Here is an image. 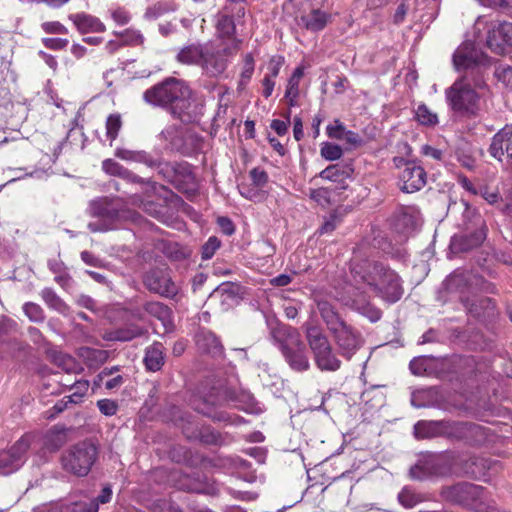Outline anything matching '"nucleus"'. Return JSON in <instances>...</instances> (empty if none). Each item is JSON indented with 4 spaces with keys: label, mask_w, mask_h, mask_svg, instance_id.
Wrapping results in <instances>:
<instances>
[{
    "label": "nucleus",
    "mask_w": 512,
    "mask_h": 512,
    "mask_svg": "<svg viewBox=\"0 0 512 512\" xmlns=\"http://www.w3.org/2000/svg\"><path fill=\"white\" fill-rule=\"evenodd\" d=\"M356 285L367 286L388 304L398 302L403 294V281L399 274L380 262L364 261L351 270Z\"/></svg>",
    "instance_id": "1"
},
{
    "label": "nucleus",
    "mask_w": 512,
    "mask_h": 512,
    "mask_svg": "<svg viewBox=\"0 0 512 512\" xmlns=\"http://www.w3.org/2000/svg\"><path fill=\"white\" fill-rule=\"evenodd\" d=\"M486 86L482 77H470L464 74L445 90V98L449 108L464 117H475L480 110V95L476 89Z\"/></svg>",
    "instance_id": "2"
},
{
    "label": "nucleus",
    "mask_w": 512,
    "mask_h": 512,
    "mask_svg": "<svg viewBox=\"0 0 512 512\" xmlns=\"http://www.w3.org/2000/svg\"><path fill=\"white\" fill-rule=\"evenodd\" d=\"M270 336L292 370L303 372L309 369L310 363L305 345L296 328L285 324H276L271 327Z\"/></svg>",
    "instance_id": "3"
},
{
    "label": "nucleus",
    "mask_w": 512,
    "mask_h": 512,
    "mask_svg": "<svg viewBox=\"0 0 512 512\" xmlns=\"http://www.w3.org/2000/svg\"><path fill=\"white\" fill-rule=\"evenodd\" d=\"M126 213L108 197L92 200L88 206V214L93 220L88 223V229L93 233L118 229L125 220Z\"/></svg>",
    "instance_id": "4"
},
{
    "label": "nucleus",
    "mask_w": 512,
    "mask_h": 512,
    "mask_svg": "<svg viewBox=\"0 0 512 512\" xmlns=\"http://www.w3.org/2000/svg\"><path fill=\"white\" fill-rule=\"evenodd\" d=\"M98 447L89 440L78 442L66 449L61 456V465L67 473L85 477L98 459Z\"/></svg>",
    "instance_id": "5"
},
{
    "label": "nucleus",
    "mask_w": 512,
    "mask_h": 512,
    "mask_svg": "<svg viewBox=\"0 0 512 512\" xmlns=\"http://www.w3.org/2000/svg\"><path fill=\"white\" fill-rule=\"evenodd\" d=\"M240 42L238 39L231 43L207 42L200 65L203 74L211 78L220 77L226 71L230 58L239 50Z\"/></svg>",
    "instance_id": "6"
},
{
    "label": "nucleus",
    "mask_w": 512,
    "mask_h": 512,
    "mask_svg": "<svg viewBox=\"0 0 512 512\" xmlns=\"http://www.w3.org/2000/svg\"><path fill=\"white\" fill-rule=\"evenodd\" d=\"M188 93V87L180 80L167 78L143 93V100L152 106L167 108L169 111L178 99Z\"/></svg>",
    "instance_id": "7"
},
{
    "label": "nucleus",
    "mask_w": 512,
    "mask_h": 512,
    "mask_svg": "<svg viewBox=\"0 0 512 512\" xmlns=\"http://www.w3.org/2000/svg\"><path fill=\"white\" fill-rule=\"evenodd\" d=\"M451 460L443 453L422 454L417 462L409 469V476L413 480H426L432 477H442L451 471Z\"/></svg>",
    "instance_id": "8"
},
{
    "label": "nucleus",
    "mask_w": 512,
    "mask_h": 512,
    "mask_svg": "<svg viewBox=\"0 0 512 512\" xmlns=\"http://www.w3.org/2000/svg\"><path fill=\"white\" fill-rule=\"evenodd\" d=\"M488 62V57L475 47L471 41L461 44L453 54V64L457 71H465L470 77H481V67Z\"/></svg>",
    "instance_id": "9"
},
{
    "label": "nucleus",
    "mask_w": 512,
    "mask_h": 512,
    "mask_svg": "<svg viewBox=\"0 0 512 512\" xmlns=\"http://www.w3.org/2000/svg\"><path fill=\"white\" fill-rule=\"evenodd\" d=\"M144 286L152 293L165 298H174L178 292V285L172 280L166 269L154 268L143 276Z\"/></svg>",
    "instance_id": "10"
},
{
    "label": "nucleus",
    "mask_w": 512,
    "mask_h": 512,
    "mask_svg": "<svg viewBox=\"0 0 512 512\" xmlns=\"http://www.w3.org/2000/svg\"><path fill=\"white\" fill-rule=\"evenodd\" d=\"M331 334L339 349L340 355L346 360H351L364 344L361 333L347 323Z\"/></svg>",
    "instance_id": "11"
},
{
    "label": "nucleus",
    "mask_w": 512,
    "mask_h": 512,
    "mask_svg": "<svg viewBox=\"0 0 512 512\" xmlns=\"http://www.w3.org/2000/svg\"><path fill=\"white\" fill-rule=\"evenodd\" d=\"M30 436L21 437L9 450L0 453V474L9 475L17 471L25 462L30 447Z\"/></svg>",
    "instance_id": "12"
},
{
    "label": "nucleus",
    "mask_w": 512,
    "mask_h": 512,
    "mask_svg": "<svg viewBox=\"0 0 512 512\" xmlns=\"http://www.w3.org/2000/svg\"><path fill=\"white\" fill-rule=\"evenodd\" d=\"M481 494L482 487L468 482H460L444 487L441 492L445 500L467 507H472L481 497Z\"/></svg>",
    "instance_id": "13"
},
{
    "label": "nucleus",
    "mask_w": 512,
    "mask_h": 512,
    "mask_svg": "<svg viewBox=\"0 0 512 512\" xmlns=\"http://www.w3.org/2000/svg\"><path fill=\"white\" fill-rule=\"evenodd\" d=\"M486 44L492 52L504 54L508 47H512V23L492 22L488 29Z\"/></svg>",
    "instance_id": "14"
},
{
    "label": "nucleus",
    "mask_w": 512,
    "mask_h": 512,
    "mask_svg": "<svg viewBox=\"0 0 512 512\" xmlns=\"http://www.w3.org/2000/svg\"><path fill=\"white\" fill-rule=\"evenodd\" d=\"M349 299L345 302L346 305L351 306L353 309L367 317L371 322H377L382 317V311L372 305L367 298L365 292L362 290L361 285H353L349 288Z\"/></svg>",
    "instance_id": "15"
},
{
    "label": "nucleus",
    "mask_w": 512,
    "mask_h": 512,
    "mask_svg": "<svg viewBox=\"0 0 512 512\" xmlns=\"http://www.w3.org/2000/svg\"><path fill=\"white\" fill-rule=\"evenodd\" d=\"M170 113L185 124L199 122L203 115V105L190 98V90L173 105Z\"/></svg>",
    "instance_id": "16"
},
{
    "label": "nucleus",
    "mask_w": 512,
    "mask_h": 512,
    "mask_svg": "<svg viewBox=\"0 0 512 512\" xmlns=\"http://www.w3.org/2000/svg\"><path fill=\"white\" fill-rule=\"evenodd\" d=\"M427 174L423 167L415 162H406L400 174L401 190L405 193H414L421 190L426 184Z\"/></svg>",
    "instance_id": "17"
},
{
    "label": "nucleus",
    "mask_w": 512,
    "mask_h": 512,
    "mask_svg": "<svg viewBox=\"0 0 512 512\" xmlns=\"http://www.w3.org/2000/svg\"><path fill=\"white\" fill-rule=\"evenodd\" d=\"M482 430L480 425L471 422L444 420V437L455 440H471Z\"/></svg>",
    "instance_id": "18"
},
{
    "label": "nucleus",
    "mask_w": 512,
    "mask_h": 512,
    "mask_svg": "<svg viewBox=\"0 0 512 512\" xmlns=\"http://www.w3.org/2000/svg\"><path fill=\"white\" fill-rule=\"evenodd\" d=\"M68 19L82 35L106 31L105 24L98 17L85 12L70 14Z\"/></svg>",
    "instance_id": "19"
},
{
    "label": "nucleus",
    "mask_w": 512,
    "mask_h": 512,
    "mask_svg": "<svg viewBox=\"0 0 512 512\" xmlns=\"http://www.w3.org/2000/svg\"><path fill=\"white\" fill-rule=\"evenodd\" d=\"M486 238V228L484 221L480 220L479 228L470 235L465 234L459 237H453L451 248L455 251H467L479 246Z\"/></svg>",
    "instance_id": "20"
},
{
    "label": "nucleus",
    "mask_w": 512,
    "mask_h": 512,
    "mask_svg": "<svg viewBox=\"0 0 512 512\" xmlns=\"http://www.w3.org/2000/svg\"><path fill=\"white\" fill-rule=\"evenodd\" d=\"M418 210L415 207H404L397 213L394 221L395 230L403 235L414 231L418 225Z\"/></svg>",
    "instance_id": "21"
},
{
    "label": "nucleus",
    "mask_w": 512,
    "mask_h": 512,
    "mask_svg": "<svg viewBox=\"0 0 512 512\" xmlns=\"http://www.w3.org/2000/svg\"><path fill=\"white\" fill-rule=\"evenodd\" d=\"M305 334L309 348L313 353V357L320 354L321 352H323L324 350L331 346L328 337L323 332V330L318 326L306 324Z\"/></svg>",
    "instance_id": "22"
},
{
    "label": "nucleus",
    "mask_w": 512,
    "mask_h": 512,
    "mask_svg": "<svg viewBox=\"0 0 512 512\" xmlns=\"http://www.w3.org/2000/svg\"><path fill=\"white\" fill-rule=\"evenodd\" d=\"M414 436L417 439L444 437V420H420L414 425Z\"/></svg>",
    "instance_id": "23"
},
{
    "label": "nucleus",
    "mask_w": 512,
    "mask_h": 512,
    "mask_svg": "<svg viewBox=\"0 0 512 512\" xmlns=\"http://www.w3.org/2000/svg\"><path fill=\"white\" fill-rule=\"evenodd\" d=\"M206 43H191L183 46L176 55V60L185 65H201Z\"/></svg>",
    "instance_id": "24"
},
{
    "label": "nucleus",
    "mask_w": 512,
    "mask_h": 512,
    "mask_svg": "<svg viewBox=\"0 0 512 512\" xmlns=\"http://www.w3.org/2000/svg\"><path fill=\"white\" fill-rule=\"evenodd\" d=\"M115 156L127 162H135L144 164L149 168H153L159 164V159L154 158L151 154L144 150H130L125 148H117Z\"/></svg>",
    "instance_id": "25"
},
{
    "label": "nucleus",
    "mask_w": 512,
    "mask_h": 512,
    "mask_svg": "<svg viewBox=\"0 0 512 512\" xmlns=\"http://www.w3.org/2000/svg\"><path fill=\"white\" fill-rule=\"evenodd\" d=\"M143 311L159 320L166 330L172 326V310L164 303L147 301L143 304Z\"/></svg>",
    "instance_id": "26"
},
{
    "label": "nucleus",
    "mask_w": 512,
    "mask_h": 512,
    "mask_svg": "<svg viewBox=\"0 0 512 512\" xmlns=\"http://www.w3.org/2000/svg\"><path fill=\"white\" fill-rule=\"evenodd\" d=\"M102 169L105 171V173L112 176H118L130 183H148V181L134 174L132 171L128 170L113 159L104 160L102 162Z\"/></svg>",
    "instance_id": "27"
},
{
    "label": "nucleus",
    "mask_w": 512,
    "mask_h": 512,
    "mask_svg": "<svg viewBox=\"0 0 512 512\" xmlns=\"http://www.w3.org/2000/svg\"><path fill=\"white\" fill-rule=\"evenodd\" d=\"M464 306L476 318L491 317L494 315L495 303L488 297L466 300Z\"/></svg>",
    "instance_id": "28"
},
{
    "label": "nucleus",
    "mask_w": 512,
    "mask_h": 512,
    "mask_svg": "<svg viewBox=\"0 0 512 512\" xmlns=\"http://www.w3.org/2000/svg\"><path fill=\"white\" fill-rule=\"evenodd\" d=\"M354 173V169L351 164L348 163H337L329 165L327 168L319 173V176L323 179L342 183L346 179H350Z\"/></svg>",
    "instance_id": "29"
},
{
    "label": "nucleus",
    "mask_w": 512,
    "mask_h": 512,
    "mask_svg": "<svg viewBox=\"0 0 512 512\" xmlns=\"http://www.w3.org/2000/svg\"><path fill=\"white\" fill-rule=\"evenodd\" d=\"M510 138H512V125H505L493 136L489 147L490 155L501 161L506 153L504 146H506Z\"/></svg>",
    "instance_id": "30"
},
{
    "label": "nucleus",
    "mask_w": 512,
    "mask_h": 512,
    "mask_svg": "<svg viewBox=\"0 0 512 512\" xmlns=\"http://www.w3.org/2000/svg\"><path fill=\"white\" fill-rule=\"evenodd\" d=\"M330 19V15L320 9H312L309 14L302 15L299 24L310 31H320L324 29Z\"/></svg>",
    "instance_id": "31"
},
{
    "label": "nucleus",
    "mask_w": 512,
    "mask_h": 512,
    "mask_svg": "<svg viewBox=\"0 0 512 512\" xmlns=\"http://www.w3.org/2000/svg\"><path fill=\"white\" fill-rule=\"evenodd\" d=\"M145 329L136 325L130 324L125 327L117 328L113 331L106 332L104 339L107 341H131L137 337L144 335Z\"/></svg>",
    "instance_id": "32"
},
{
    "label": "nucleus",
    "mask_w": 512,
    "mask_h": 512,
    "mask_svg": "<svg viewBox=\"0 0 512 512\" xmlns=\"http://www.w3.org/2000/svg\"><path fill=\"white\" fill-rule=\"evenodd\" d=\"M318 310L321 318L327 325L330 333L336 331L338 328L346 324V322L339 316L335 308L327 301L318 302Z\"/></svg>",
    "instance_id": "33"
},
{
    "label": "nucleus",
    "mask_w": 512,
    "mask_h": 512,
    "mask_svg": "<svg viewBox=\"0 0 512 512\" xmlns=\"http://www.w3.org/2000/svg\"><path fill=\"white\" fill-rule=\"evenodd\" d=\"M220 405L221 403L212 399V395H210L208 398H204L198 404H196L195 409L199 413L210 417L215 421L227 422L230 420V417L225 412L218 411L216 409Z\"/></svg>",
    "instance_id": "34"
},
{
    "label": "nucleus",
    "mask_w": 512,
    "mask_h": 512,
    "mask_svg": "<svg viewBox=\"0 0 512 512\" xmlns=\"http://www.w3.org/2000/svg\"><path fill=\"white\" fill-rule=\"evenodd\" d=\"M314 361L321 371L335 372L341 368V360L337 357L332 345L316 355Z\"/></svg>",
    "instance_id": "35"
},
{
    "label": "nucleus",
    "mask_w": 512,
    "mask_h": 512,
    "mask_svg": "<svg viewBox=\"0 0 512 512\" xmlns=\"http://www.w3.org/2000/svg\"><path fill=\"white\" fill-rule=\"evenodd\" d=\"M144 363L149 371L156 372L164 365V347L156 342L146 349Z\"/></svg>",
    "instance_id": "36"
},
{
    "label": "nucleus",
    "mask_w": 512,
    "mask_h": 512,
    "mask_svg": "<svg viewBox=\"0 0 512 512\" xmlns=\"http://www.w3.org/2000/svg\"><path fill=\"white\" fill-rule=\"evenodd\" d=\"M67 442V430L54 426L44 436L43 446L49 452H55Z\"/></svg>",
    "instance_id": "37"
},
{
    "label": "nucleus",
    "mask_w": 512,
    "mask_h": 512,
    "mask_svg": "<svg viewBox=\"0 0 512 512\" xmlns=\"http://www.w3.org/2000/svg\"><path fill=\"white\" fill-rule=\"evenodd\" d=\"M196 343L199 349L212 354L219 355L222 352V345L219 339L210 331H201L196 335Z\"/></svg>",
    "instance_id": "38"
},
{
    "label": "nucleus",
    "mask_w": 512,
    "mask_h": 512,
    "mask_svg": "<svg viewBox=\"0 0 512 512\" xmlns=\"http://www.w3.org/2000/svg\"><path fill=\"white\" fill-rule=\"evenodd\" d=\"M228 399L235 404L241 410L249 413H257L256 401L251 393L248 391L241 390L239 392L229 391Z\"/></svg>",
    "instance_id": "39"
},
{
    "label": "nucleus",
    "mask_w": 512,
    "mask_h": 512,
    "mask_svg": "<svg viewBox=\"0 0 512 512\" xmlns=\"http://www.w3.org/2000/svg\"><path fill=\"white\" fill-rule=\"evenodd\" d=\"M41 298L50 309L63 316H67L69 314V306L52 288H44L41 291Z\"/></svg>",
    "instance_id": "40"
},
{
    "label": "nucleus",
    "mask_w": 512,
    "mask_h": 512,
    "mask_svg": "<svg viewBox=\"0 0 512 512\" xmlns=\"http://www.w3.org/2000/svg\"><path fill=\"white\" fill-rule=\"evenodd\" d=\"M230 6L225 5L223 10L219 12L217 19V30L222 36H232L235 32V21L232 17Z\"/></svg>",
    "instance_id": "41"
},
{
    "label": "nucleus",
    "mask_w": 512,
    "mask_h": 512,
    "mask_svg": "<svg viewBox=\"0 0 512 512\" xmlns=\"http://www.w3.org/2000/svg\"><path fill=\"white\" fill-rule=\"evenodd\" d=\"M53 362L66 373H79L82 371L81 366L70 355L62 352H54L52 354Z\"/></svg>",
    "instance_id": "42"
},
{
    "label": "nucleus",
    "mask_w": 512,
    "mask_h": 512,
    "mask_svg": "<svg viewBox=\"0 0 512 512\" xmlns=\"http://www.w3.org/2000/svg\"><path fill=\"white\" fill-rule=\"evenodd\" d=\"M113 34L122 40L123 46H140L144 43V36L136 29L128 28L123 31H114Z\"/></svg>",
    "instance_id": "43"
},
{
    "label": "nucleus",
    "mask_w": 512,
    "mask_h": 512,
    "mask_svg": "<svg viewBox=\"0 0 512 512\" xmlns=\"http://www.w3.org/2000/svg\"><path fill=\"white\" fill-rule=\"evenodd\" d=\"M154 168H158L159 174L163 175V177L169 182H175L177 174L184 170V167L181 164L162 162L160 159L159 164Z\"/></svg>",
    "instance_id": "44"
},
{
    "label": "nucleus",
    "mask_w": 512,
    "mask_h": 512,
    "mask_svg": "<svg viewBox=\"0 0 512 512\" xmlns=\"http://www.w3.org/2000/svg\"><path fill=\"white\" fill-rule=\"evenodd\" d=\"M81 356L89 366H98L106 361L108 353L105 350L83 348L81 349Z\"/></svg>",
    "instance_id": "45"
},
{
    "label": "nucleus",
    "mask_w": 512,
    "mask_h": 512,
    "mask_svg": "<svg viewBox=\"0 0 512 512\" xmlns=\"http://www.w3.org/2000/svg\"><path fill=\"white\" fill-rule=\"evenodd\" d=\"M122 127V120L120 114H111L106 120V135L112 141H114Z\"/></svg>",
    "instance_id": "46"
},
{
    "label": "nucleus",
    "mask_w": 512,
    "mask_h": 512,
    "mask_svg": "<svg viewBox=\"0 0 512 512\" xmlns=\"http://www.w3.org/2000/svg\"><path fill=\"white\" fill-rule=\"evenodd\" d=\"M320 154L324 159L328 161H335L341 158L343 155V150L337 144L324 142L321 144Z\"/></svg>",
    "instance_id": "47"
},
{
    "label": "nucleus",
    "mask_w": 512,
    "mask_h": 512,
    "mask_svg": "<svg viewBox=\"0 0 512 512\" xmlns=\"http://www.w3.org/2000/svg\"><path fill=\"white\" fill-rule=\"evenodd\" d=\"M416 118L421 124L428 126L435 125L438 122L437 115L432 113L424 104L418 106L416 110Z\"/></svg>",
    "instance_id": "48"
},
{
    "label": "nucleus",
    "mask_w": 512,
    "mask_h": 512,
    "mask_svg": "<svg viewBox=\"0 0 512 512\" xmlns=\"http://www.w3.org/2000/svg\"><path fill=\"white\" fill-rule=\"evenodd\" d=\"M23 310L26 316L33 322H41L45 318L43 309L41 308L40 305L36 303H25L23 306Z\"/></svg>",
    "instance_id": "49"
},
{
    "label": "nucleus",
    "mask_w": 512,
    "mask_h": 512,
    "mask_svg": "<svg viewBox=\"0 0 512 512\" xmlns=\"http://www.w3.org/2000/svg\"><path fill=\"white\" fill-rule=\"evenodd\" d=\"M71 508L66 507L65 509L71 512H98L99 507L97 505V502H94L93 499H90L88 501L81 500L72 502Z\"/></svg>",
    "instance_id": "50"
},
{
    "label": "nucleus",
    "mask_w": 512,
    "mask_h": 512,
    "mask_svg": "<svg viewBox=\"0 0 512 512\" xmlns=\"http://www.w3.org/2000/svg\"><path fill=\"white\" fill-rule=\"evenodd\" d=\"M398 500L405 508H412L420 502V497L409 488H403L398 494Z\"/></svg>",
    "instance_id": "51"
},
{
    "label": "nucleus",
    "mask_w": 512,
    "mask_h": 512,
    "mask_svg": "<svg viewBox=\"0 0 512 512\" xmlns=\"http://www.w3.org/2000/svg\"><path fill=\"white\" fill-rule=\"evenodd\" d=\"M221 242L216 236H211L202 246L201 256L202 259H211L215 252L220 248Z\"/></svg>",
    "instance_id": "52"
},
{
    "label": "nucleus",
    "mask_w": 512,
    "mask_h": 512,
    "mask_svg": "<svg viewBox=\"0 0 512 512\" xmlns=\"http://www.w3.org/2000/svg\"><path fill=\"white\" fill-rule=\"evenodd\" d=\"M346 131L345 126L338 119H335L333 124H329L326 127V133L332 139L343 140Z\"/></svg>",
    "instance_id": "53"
},
{
    "label": "nucleus",
    "mask_w": 512,
    "mask_h": 512,
    "mask_svg": "<svg viewBox=\"0 0 512 512\" xmlns=\"http://www.w3.org/2000/svg\"><path fill=\"white\" fill-rule=\"evenodd\" d=\"M299 95V81L290 78L288 80L285 98L288 99L290 106L296 105V99Z\"/></svg>",
    "instance_id": "54"
},
{
    "label": "nucleus",
    "mask_w": 512,
    "mask_h": 512,
    "mask_svg": "<svg viewBox=\"0 0 512 512\" xmlns=\"http://www.w3.org/2000/svg\"><path fill=\"white\" fill-rule=\"evenodd\" d=\"M254 72V59L251 54H247L244 59V67L241 73L240 83L245 85L250 80L252 74Z\"/></svg>",
    "instance_id": "55"
},
{
    "label": "nucleus",
    "mask_w": 512,
    "mask_h": 512,
    "mask_svg": "<svg viewBox=\"0 0 512 512\" xmlns=\"http://www.w3.org/2000/svg\"><path fill=\"white\" fill-rule=\"evenodd\" d=\"M178 136V129L175 125L167 126L161 131L159 137L169 143V147L174 149L176 147V138Z\"/></svg>",
    "instance_id": "56"
},
{
    "label": "nucleus",
    "mask_w": 512,
    "mask_h": 512,
    "mask_svg": "<svg viewBox=\"0 0 512 512\" xmlns=\"http://www.w3.org/2000/svg\"><path fill=\"white\" fill-rule=\"evenodd\" d=\"M41 28L47 34H67L68 29L59 21H48L41 24Z\"/></svg>",
    "instance_id": "57"
},
{
    "label": "nucleus",
    "mask_w": 512,
    "mask_h": 512,
    "mask_svg": "<svg viewBox=\"0 0 512 512\" xmlns=\"http://www.w3.org/2000/svg\"><path fill=\"white\" fill-rule=\"evenodd\" d=\"M97 406L102 414L105 416L115 415L118 410V405L115 401L110 399H102L97 402Z\"/></svg>",
    "instance_id": "58"
},
{
    "label": "nucleus",
    "mask_w": 512,
    "mask_h": 512,
    "mask_svg": "<svg viewBox=\"0 0 512 512\" xmlns=\"http://www.w3.org/2000/svg\"><path fill=\"white\" fill-rule=\"evenodd\" d=\"M110 15L113 21L120 26L128 24L131 20L130 14L121 7L111 10Z\"/></svg>",
    "instance_id": "59"
},
{
    "label": "nucleus",
    "mask_w": 512,
    "mask_h": 512,
    "mask_svg": "<svg viewBox=\"0 0 512 512\" xmlns=\"http://www.w3.org/2000/svg\"><path fill=\"white\" fill-rule=\"evenodd\" d=\"M252 182L257 187H264L268 182V174L260 168H253L250 171Z\"/></svg>",
    "instance_id": "60"
},
{
    "label": "nucleus",
    "mask_w": 512,
    "mask_h": 512,
    "mask_svg": "<svg viewBox=\"0 0 512 512\" xmlns=\"http://www.w3.org/2000/svg\"><path fill=\"white\" fill-rule=\"evenodd\" d=\"M409 369L416 376L423 375L426 372L425 360L421 357L413 358L409 363Z\"/></svg>",
    "instance_id": "61"
},
{
    "label": "nucleus",
    "mask_w": 512,
    "mask_h": 512,
    "mask_svg": "<svg viewBox=\"0 0 512 512\" xmlns=\"http://www.w3.org/2000/svg\"><path fill=\"white\" fill-rule=\"evenodd\" d=\"M43 44L46 48L52 50H62L67 47L69 41L63 38H44Z\"/></svg>",
    "instance_id": "62"
},
{
    "label": "nucleus",
    "mask_w": 512,
    "mask_h": 512,
    "mask_svg": "<svg viewBox=\"0 0 512 512\" xmlns=\"http://www.w3.org/2000/svg\"><path fill=\"white\" fill-rule=\"evenodd\" d=\"M310 198L324 205L329 202V191L326 188L311 189Z\"/></svg>",
    "instance_id": "63"
},
{
    "label": "nucleus",
    "mask_w": 512,
    "mask_h": 512,
    "mask_svg": "<svg viewBox=\"0 0 512 512\" xmlns=\"http://www.w3.org/2000/svg\"><path fill=\"white\" fill-rule=\"evenodd\" d=\"M217 224L220 230L227 236H230L235 232V226L232 220L226 216L218 217Z\"/></svg>",
    "instance_id": "64"
}]
</instances>
